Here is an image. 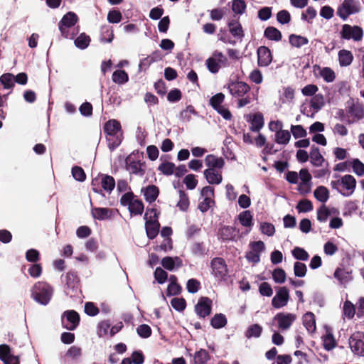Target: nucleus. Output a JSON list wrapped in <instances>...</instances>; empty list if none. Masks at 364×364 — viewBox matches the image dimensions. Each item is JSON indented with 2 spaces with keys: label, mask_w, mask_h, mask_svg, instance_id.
<instances>
[{
  "label": "nucleus",
  "mask_w": 364,
  "mask_h": 364,
  "mask_svg": "<svg viewBox=\"0 0 364 364\" xmlns=\"http://www.w3.org/2000/svg\"><path fill=\"white\" fill-rule=\"evenodd\" d=\"M206 65L208 70L212 73H216L219 71L220 65L217 60L213 57H210L206 60Z\"/></svg>",
  "instance_id": "052dcab7"
},
{
  "label": "nucleus",
  "mask_w": 364,
  "mask_h": 364,
  "mask_svg": "<svg viewBox=\"0 0 364 364\" xmlns=\"http://www.w3.org/2000/svg\"><path fill=\"white\" fill-rule=\"evenodd\" d=\"M332 188L336 189L345 197L351 196L356 187V180L352 175H345L340 179L331 182Z\"/></svg>",
  "instance_id": "7ed1b4c3"
},
{
  "label": "nucleus",
  "mask_w": 364,
  "mask_h": 364,
  "mask_svg": "<svg viewBox=\"0 0 364 364\" xmlns=\"http://www.w3.org/2000/svg\"><path fill=\"white\" fill-rule=\"evenodd\" d=\"M65 282L68 288L74 289L78 284L79 278L75 272H68L65 275Z\"/></svg>",
  "instance_id": "4c0bfd02"
},
{
  "label": "nucleus",
  "mask_w": 364,
  "mask_h": 364,
  "mask_svg": "<svg viewBox=\"0 0 364 364\" xmlns=\"http://www.w3.org/2000/svg\"><path fill=\"white\" fill-rule=\"evenodd\" d=\"M349 112L354 119L352 121H348V124L353 123L364 117V109L358 105H353L350 107Z\"/></svg>",
  "instance_id": "2f4dec72"
},
{
  "label": "nucleus",
  "mask_w": 364,
  "mask_h": 364,
  "mask_svg": "<svg viewBox=\"0 0 364 364\" xmlns=\"http://www.w3.org/2000/svg\"><path fill=\"white\" fill-rule=\"evenodd\" d=\"M333 275L342 284H346L353 279L351 272L341 268H337Z\"/></svg>",
  "instance_id": "b1692460"
},
{
  "label": "nucleus",
  "mask_w": 364,
  "mask_h": 364,
  "mask_svg": "<svg viewBox=\"0 0 364 364\" xmlns=\"http://www.w3.org/2000/svg\"><path fill=\"white\" fill-rule=\"evenodd\" d=\"M100 183L103 189L110 193L115 186L114 178L108 175H102L100 177Z\"/></svg>",
  "instance_id": "c85d7f7f"
},
{
  "label": "nucleus",
  "mask_w": 364,
  "mask_h": 364,
  "mask_svg": "<svg viewBox=\"0 0 364 364\" xmlns=\"http://www.w3.org/2000/svg\"><path fill=\"white\" fill-rule=\"evenodd\" d=\"M264 36L269 40L279 41L282 39L281 32L272 26L267 27L264 31Z\"/></svg>",
  "instance_id": "473e14b6"
},
{
  "label": "nucleus",
  "mask_w": 364,
  "mask_h": 364,
  "mask_svg": "<svg viewBox=\"0 0 364 364\" xmlns=\"http://www.w3.org/2000/svg\"><path fill=\"white\" fill-rule=\"evenodd\" d=\"M323 347L326 350H332L336 346V341L331 333H327L323 338Z\"/></svg>",
  "instance_id": "4d7b16f0"
},
{
  "label": "nucleus",
  "mask_w": 364,
  "mask_h": 364,
  "mask_svg": "<svg viewBox=\"0 0 364 364\" xmlns=\"http://www.w3.org/2000/svg\"><path fill=\"white\" fill-rule=\"evenodd\" d=\"M296 208L299 210V212L306 213L311 211L313 209V205L310 200L307 199H304L299 202Z\"/></svg>",
  "instance_id": "e2e57ef3"
},
{
  "label": "nucleus",
  "mask_w": 364,
  "mask_h": 364,
  "mask_svg": "<svg viewBox=\"0 0 364 364\" xmlns=\"http://www.w3.org/2000/svg\"><path fill=\"white\" fill-rule=\"evenodd\" d=\"M299 177H300V179L301 180L300 187L301 188L302 186L306 187L308 188V190L306 191L308 192L310 189L309 183L312 178L311 174L309 173V172L307 169L302 168L299 171Z\"/></svg>",
  "instance_id": "79ce46f5"
},
{
  "label": "nucleus",
  "mask_w": 364,
  "mask_h": 364,
  "mask_svg": "<svg viewBox=\"0 0 364 364\" xmlns=\"http://www.w3.org/2000/svg\"><path fill=\"white\" fill-rule=\"evenodd\" d=\"M112 80L117 84H124L129 80L127 73L124 70H117L112 74Z\"/></svg>",
  "instance_id": "58836bf2"
},
{
  "label": "nucleus",
  "mask_w": 364,
  "mask_h": 364,
  "mask_svg": "<svg viewBox=\"0 0 364 364\" xmlns=\"http://www.w3.org/2000/svg\"><path fill=\"white\" fill-rule=\"evenodd\" d=\"M292 255L299 260L306 261L309 259L308 252L303 248L295 247L292 252Z\"/></svg>",
  "instance_id": "603ef678"
},
{
  "label": "nucleus",
  "mask_w": 364,
  "mask_h": 364,
  "mask_svg": "<svg viewBox=\"0 0 364 364\" xmlns=\"http://www.w3.org/2000/svg\"><path fill=\"white\" fill-rule=\"evenodd\" d=\"M161 265L167 270L172 271L175 267H181L183 265V262L178 257H165L161 260Z\"/></svg>",
  "instance_id": "aec40b11"
},
{
  "label": "nucleus",
  "mask_w": 364,
  "mask_h": 364,
  "mask_svg": "<svg viewBox=\"0 0 364 364\" xmlns=\"http://www.w3.org/2000/svg\"><path fill=\"white\" fill-rule=\"evenodd\" d=\"M272 278L277 284H283L287 279L285 271L281 268L275 269L272 272Z\"/></svg>",
  "instance_id": "de8ad7c7"
},
{
  "label": "nucleus",
  "mask_w": 364,
  "mask_h": 364,
  "mask_svg": "<svg viewBox=\"0 0 364 364\" xmlns=\"http://www.w3.org/2000/svg\"><path fill=\"white\" fill-rule=\"evenodd\" d=\"M80 321V315L75 310L65 311L61 315L62 326L68 331L75 330L79 326Z\"/></svg>",
  "instance_id": "423d86ee"
},
{
  "label": "nucleus",
  "mask_w": 364,
  "mask_h": 364,
  "mask_svg": "<svg viewBox=\"0 0 364 364\" xmlns=\"http://www.w3.org/2000/svg\"><path fill=\"white\" fill-rule=\"evenodd\" d=\"M296 318V315L291 313H279L274 316V319L278 322L279 328L282 330L289 329Z\"/></svg>",
  "instance_id": "2eb2a0df"
},
{
  "label": "nucleus",
  "mask_w": 364,
  "mask_h": 364,
  "mask_svg": "<svg viewBox=\"0 0 364 364\" xmlns=\"http://www.w3.org/2000/svg\"><path fill=\"white\" fill-rule=\"evenodd\" d=\"M264 125L263 117L261 114H255L251 120L250 129L253 132H259Z\"/></svg>",
  "instance_id": "72a5a7b5"
},
{
  "label": "nucleus",
  "mask_w": 364,
  "mask_h": 364,
  "mask_svg": "<svg viewBox=\"0 0 364 364\" xmlns=\"http://www.w3.org/2000/svg\"><path fill=\"white\" fill-rule=\"evenodd\" d=\"M90 41V38L89 36H87L85 33H81L75 40V45L80 49H85L89 46Z\"/></svg>",
  "instance_id": "a18cd8bd"
},
{
  "label": "nucleus",
  "mask_w": 364,
  "mask_h": 364,
  "mask_svg": "<svg viewBox=\"0 0 364 364\" xmlns=\"http://www.w3.org/2000/svg\"><path fill=\"white\" fill-rule=\"evenodd\" d=\"M142 191L146 200L150 203L155 201L159 195V188L154 185L148 186Z\"/></svg>",
  "instance_id": "393cba45"
},
{
  "label": "nucleus",
  "mask_w": 364,
  "mask_h": 364,
  "mask_svg": "<svg viewBox=\"0 0 364 364\" xmlns=\"http://www.w3.org/2000/svg\"><path fill=\"white\" fill-rule=\"evenodd\" d=\"M306 266L300 262H296L294 265V272L296 277H304L306 274Z\"/></svg>",
  "instance_id": "864d4df0"
},
{
  "label": "nucleus",
  "mask_w": 364,
  "mask_h": 364,
  "mask_svg": "<svg viewBox=\"0 0 364 364\" xmlns=\"http://www.w3.org/2000/svg\"><path fill=\"white\" fill-rule=\"evenodd\" d=\"M289 300V292L286 287H279L272 300V305L275 309L285 306Z\"/></svg>",
  "instance_id": "9b49d317"
},
{
  "label": "nucleus",
  "mask_w": 364,
  "mask_h": 364,
  "mask_svg": "<svg viewBox=\"0 0 364 364\" xmlns=\"http://www.w3.org/2000/svg\"><path fill=\"white\" fill-rule=\"evenodd\" d=\"M219 236L223 240H235L239 237V230L231 226H224L220 229Z\"/></svg>",
  "instance_id": "f3484780"
},
{
  "label": "nucleus",
  "mask_w": 364,
  "mask_h": 364,
  "mask_svg": "<svg viewBox=\"0 0 364 364\" xmlns=\"http://www.w3.org/2000/svg\"><path fill=\"white\" fill-rule=\"evenodd\" d=\"M338 60L341 66H348L353 60V55L350 51L343 49L338 52Z\"/></svg>",
  "instance_id": "bb28decb"
},
{
  "label": "nucleus",
  "mask_w": 364,
  "mask_h": 364,
  "mask_svg": "<svg viewBox=\"0 0 364 364\" xmlns=\"http://www.w3.org/2000/svg\"><path fill=\"white\" fill-rule=\"evenodd\" d=\"M167 272L161 267H157L154 272V277L159 284H164L167 279Z\"/></svg>",
  "instance_id": "774afa93"
},
{
  "label": "nucleus",
  "mask_w": 364,
  "mask_h": 364,
  "mask_svg": "<svg viewBox=\"0 0 364 364\" xmlns=\"http://www.w3.org/2000/svg\"><path fill=\"white\" fill-rule=\"evenodd\" d=\"M341 34V37L345 39H353L355 41H359L362 39L363 33L362 28L359 26L344 24Z\"/></svg>",
  "instance_id": "9d476101"
},
{
  "label": "nucleus",
  "mask_w": 364,
  "mask_h": 364,
  "mask_svg": "<svg viewBox=\"0 0 364 364\" xmlns=\"http://www.w3.org/2000/svg\"><path fill=\"white\" fill-rule=\"evenodd\" d=\"M303 323L309 333H314L316 331V320L313 313H306L303 316Z\"/></svg>",
  "instance_id": "a878e982"
},
{
  "label": "nucleus",
  "mask_w": 364,
  "mask_h": 364,
  "mask_svg": "<svg viewBox=\"0 0 364 364\" xmlns=\"http://www.w3.org/2000/svg\"><path fill=\"white\" fill-rule=\"evenodd\" d=\"M262 332V327L259 324H253L249 326L247 328L245 336L247 338H250L252 337L259 338Z\"/></svg>",
  "instance_id": "c03bdc74"
},
{
  "label": "nucleus",
  "mask_w": 364,
  "mask_h": 364,
  "mask_svg": "<svg viewBox=\"0 0 364 364\" xmlns=\"http://www.w3.org/2000/svg\"><path fill=\"white\" fill-rule=\"evenodd\" d=\"M179 201L177 203V206L180 210L185 211L189 206V200L187 195L183 191H179Z\"/></svg>",
  "instance_id": "3c124183"
},
{
  "label": "nucleus",
  "mask_w": 364,
  "mask_h": 364,
  "mask_svg": "<svg viewBox=\"0 0 364 364\" xmlns=\"http://www.w3.org/2000/svg\"><path fill=\"white\" fill-rule=\"evenodd\" d=\"M232 11L237 14H242L246 9V4L244 0H234L232 1Z\"/></svg>",
  "instance_id": "6e6d98bb"
},
{
  "label": "nucleus",
  "mask_w": 364,
  "mask_h": 364,
  "mask_svg": "<svg viewBox=\"0 0 364 364\" xmlns=\"http://www.w3.org/2000/svg\"><path fill=\"white\" fill-rule=\"evenodd\" d=\"M72 175L75 179L78 181H84L86 178V175L84 170L80 166H74L72 168Z\"/></svg>",
  "instance_id": "680f3d73"
},
{
  "label": "nucleus",
  "mask_w": 364,
  "mask_h": 364,
  "mask_svg": "<svg viewBox=\"0 0 364 364\" xmlns=\"http://www.w3.org/2000/svg\"><path fill=\"white\" fill-rule=\"evenodd\" d=\"M145 219H147L145 224L146 232L147 236L150 239H154L156 237L159 231V223L157 220V213L155 209L148 210L144 215Z\"/></svg>",
  "instance_id": "39448f33"
},
{
  "label": "nucleus",
  "mask_w": 364,
  "mask_h": 364,
  "mask_svg": "<svg viewBox=\"0 0 364 364\" xmlns=\"http://www.w3.org/2000/svg\"><path fill=\"white\" fill-rule=\"evenodd\" d=\"M314 196L315 198L319 200L320 202L324 203L326 202L328 198H329V192L328 190L324 187V186H318L315 191H314Z\"/></svg>",
  "instance_id": "e433bc0d"
},
{
  "label": "nucleus",
  "mask_w": 364,
  "mask_h": 364,
  "mask_svg": "<svg viewBox=\"0 0 364 364\" xmlns=\"http://www.w3.org/2000/svg\"><path fill=\"white\" fill-rule=\"evenodd\" d=\"M320 74L323 80L328 82H333L336 77L334 72L329 68H323Z\"/></svg>",
  "instance_id": "0e129e2a"
},
{
  "label": "nucleus",
  "mask_w": 364,
  "mask_h": 364,
  "mask_svg": "<svg viewBox=\"0 0 364 364\" xmlns=\"http://www.w3.org/2000/svg\"><path fill=\"white\" fill-rule=\"evenodd\" d=\"M257 57L259 66H267L272 60L269 49L265 46H261L258 48Z\"/></svg>",
  "instance_id": "a211bd4d"
},
{
  "label": "nucleus",
  "mask_w": 364,
  "mask_h": 364,
  "mask_svg": "<svg viewBox=\"0 0 364 364\" xmlns=\"http://www.w3.org/2000/svg\"><path fill=\"white\" fill-rule=\"evenodd\" d=\"M204 176L210 184H220L223 180L221 173L214 168H208L205 170Z\"/></svg>",
  "instance_id": "6ab92c4d"
},
{
  "label": "nucleus",
  "mask_w": 364,
  "mask_h": 364,
  "mask_svg": "<svg viewBox=\"0 0 364 364\" xmlns=\"http://www.w3.org/2000/svg\"><path fill=\"white\" fill-rule=\"evenodd\" d=\"M208 360L209 355L205 350L201 349L196 353L194 355V362L196 364H205Z\"/></svg>",
  "instance_id": "49530a36"
},
{
  "label": "nucleus",
  "mask_w": 364,
  "mask_h": 364,
  "mask_svg": "<svg viewBox=\"0 0 364 364\" xmlns=\"http://www.w3.org/2000/svg\"><path fill=\"white\" fill-rule=\"evenodd\" d=\"M238 219L243 226L250 227L252 225V216L249 210L241 213L238 216Z\"/></svg>",
  "instance_id": "8fccbe9b"
},
{
  "label": "nucleus",
  "mask_w": 364,
  "mask_h": 364,
  "mask_svg": "<svg viewBox=\"0 0 364 364\" xmlns=\"http://www.w3.org/2000/svg\"><path fill=\"white\" fill-rule=\"evenodd\" d=\"M195 114H196V112L194 107L191 105H189L186 107V109L183 110L180 113V117L181 119L184 122H189L192 118V115Z\"/></svg>",
  "instance_id": "5fc2aeb1"
},
{
  "label": "nucleus",
  "mask_w": 364,
  "mask_h": 364,
  "mask_svg": "<svg viewBox=\"0 0 364 364\" xmlns=\"http://www.w3.org/2000/svg\"><path fill=\"white\" fill-rule=\"evenodd\" d=\"M0 360L4 364H20L19 358L11 353V348L7 344L0 345Z\"/></svg>",
  "instance_id": "ddd939ff"
},
{
  "label": "nucleus",
  "mask_w": 364,
  "mask_h": 364,
  "mask_svg": "<svg viewBox=\"0 0 364 364\" xmlns=\"http://www.w3.org/2000/svg\"><path fill=\"white\" fill-rule=\"evenodd\" d=\"M330 211L326 205H322L317 210V219L320 222H325L330 215Z\"/></svg>",
  "instance_id": "338daca9"
},
{
  "label": "nucleus",
  "mask_w": 364,
  "mask_h": 364,
  "mask_svg": "<svg viewBox=\"0 0 364 364\" xmlns=\"http://www.w3.org/2000/svg\"><path fill=\"white\" fill-rule=\"evenodd\" d=\"M0 83L4 89H12L15 85L14 75L12 73H4L0 77Z\"/></svg>",
  "instance_id": "c756f323"
},
{
  "label": "nucleus",
  "mask_w": 364,
  "mask_h": 364,
  "mask_svg": "<svg viewBox=\"0 0 364 364\" xmlns=\"http://www.w3.org/2000/svg\"><path fill=\"white\" fill-rule=\"evenodd\" d=\"M289 43L292 46L300 48L309 43V40L304 36L291 34L289 36Z\"/></svg>",
  "instance_id": "ea45409f"
},
{
  "label": "nucleus",
  "mask_w": 364,
  "mask_h": 364,
  "mask_svg": "<svg viewBox=\"0 0 364 364\" xmlns=\"http://www.w3.org/2000/svg\"><path fill=\"white\" fill-rule=\"evenodd\" d=\"M230 93L234 97H242L250 90V87L245 82L232 81L228 85Z\"/></svg>",
  "instance_id": "1a4fd4ad"
},
{
  "label": "nucleus",
  "mask_w": 364,
  "mask_h": 364,
  "mask_svg": "<svg viewBox=\"0 0 364 364\" xmlns=\"http://www.w3.org/2000/svg\"><path fill=\"white\" fill-rule=\"evenodd\" d=\"M113 38L114 34L111 27L108 25L102 26L101 28L100 41L102 42L110 43L112 41Z\"/></svg>",
  "instance_id": "f704fd0d"
},
{
  "label": "nucleus",
  "mask_w": 364,
  "mask_h": 364,
  "mask_svg": "<svg viewBox=\"0 0 364 364\" xmlns=\"http://www.w3.org/2000/svg\"><path fill=\"white\" fill-rule=\"evenodd\" d=\"M77 16L72 11L65 14L58 23V28L62 36L69 39H73L78 33L75 25L77 22Z\"/></svg>",
  "instance_id": "f03ea898"
},
{
  "label": "nucleus",
  "mask_w": 364,
  "mask_h": 364,
  "mask_svg": "<svg viewBox=\"0 0 364 364\" xmlns=\"http://www.w3.org/2000/svg\"><path fill=\"white\" fill-rule=\"evenodd\" d=\"M211 304L212 301L209 298H200L195 307L197 314L201 318L208 316L211 312Z\"/></svg>",
  "instance_id": "dca6fc26"
},
{
  "label": "nucleus",
  "mask_w": 364,
  "mask_h": 364,
  "mask_svg": "<svg viewBox=\"0 0 364 364\" xmlns=\"http://www.w3.org/2000/svg\"><path fill=\"white\" fill-rule=\"evenodd\" d=\"M205 161L209 168H222L225 164L223 158L212 154L206 156Z\"/></svg>",
  "instance_id": "4be33fe9"
},
{
  "label": "nucleus",
  "mask_w": 364,
  "mask_h": 364,
  "mask_svg": "<svg viewBox=\"0 0 364 364\" xmlns=\"http://www.w3.org/2000/svg\"><path fill=\"white\" fill-rule=\"evenodd\" d=\"M53 289L45 282H38L33 287L31 296L33 299L42 305H46L52 298Z\"/></svg>",
  "instance_id": "20e7f679"
},
{
  "label": "nucleus",
  "mask_w": 364,
  "mask_h": 364,
  "mask_svg": "<svg viewBox=\"0 0 364 364\" xmlns=\"http://www.w3.org/2000/svg\"><path fill=\"white\" fill-rule=\"evenodd\" d=\"M26 259L30 262H37L40 259L39 252L36 249H30L26 252Z\"/></svg>",
  "instance_id": "69168bd1"
},
{
  "label": "nucleus",
  "mask_w": 364,
  "mask_h": 364,
  "mask_svg": "<svg viewBox=\"0 0 364 364\" xmlns=\"http://www.w3.org/2000/svg\"><path fill=\"white\" fill-rule=\"evenodd\" d=\"M228 27L230 32L235 37H242L244 36L242 26L237 21H230L228 23Z\"/></svg>",
  "instance_id": "37998d69"
},
{
  "label": "nucleus",
  "mask_w": 364,
  "mask_h": 364,
  "mask_svg": "<svg viewBox=\"0 0 364 364\" xmlns=\"http://www.w3.org/2000/svg\"><path fill=\"white\" fill-rule=\"evenodd\" d=\"M210 324L214 328H221L227 324V318L223 314H216L212 318Z\"/></svg>",
  "instance_id": "7c9ffc66"
},
{
  "label": "nucleus",
  "mask_w": 364,
  "mask_h": 364,
  "mask_svg": "<svg viewBox=\"0 0 364 364\" xmlns=\"http://www.w3.org/2000/svg\"><path fill=\"white\" fill-rule=\"evenodd\" d=\"M113 210L107 208H92V217L95 219L105 220L110 219L112 216Z\"/></svg>",
  "instance_id": "412c9836"
},
{
  "label": "nucleus",
  "mask_w": 364,
  "mask_h": 364,
  "mask_svg": "<svg viewBox=\"0 0 364 364\" xmlns=\"http://www.w3.org/2000/svg\"><path fill=\"white\" fill-rule=\"evenodd\" d=\"M225 99V95L223 93H218L213 96L210 100V105L215 109L219 107L223 106L222 103Z\"/></svg>",
  "instance_id": "13d9d810"
},
{
  "label": "nucleus",
  "mask_w": 364,
  "mask_h": 364,
  "mask_svg": "<svg viewBox=\"0 0 364 364\" xmlns=\"http://www.w3.org/2000/svg\"><path fill=\"white\" fill-rule=\"evenodd\" d=\"M291 132L294 138H302L307 135L306 131L301 125H291Z\"/></svg>",
  "instance_id": "bf43d9fd"
},
{
  "label": "nucleus",
  "mask_w": 364,
  "mask_h": 364,
  "mask_svg": "<svg viewBox=\"0 0 364 364\" xmlns=\"http://www.w3.org/2000/svg\"><path fill=\"white\" fill-rule=\"evenodd\" d=\"M291 139V134L287 130L280 129L276 131L275 141L279 144L286 145L289 142Z\"/></svg>",
  "instance_id": "cd10ccee"
},
{
  "label": "nucleus",
  "mask_w": 364,
  "mask_h": 364,
  "mask_svg": "<svg viewBox=\"0 0 364 364\" xmlns=\"http://www.w3.org/2000/svg\"><path fill=\"white\" fill-rule=\"evenodd\" d=\"M363 333L355 332L349 338V346L353 353L359 356H364V342L362 341Z\"/></svg>",
  "instance_id": "6e6552de"
},
{
  "label": "nucleus",
  "mask_w": 364,
  "mask_h": 364,
  "mask_svg": "<svg viewBox=\"0 0 364 364\" xmlns=\"http://www.w3.org/2000/svg\"><path fill=\"white\" fill-rule=\"evenodd\" d=\"M104 132L106 134V139L109 149L112 151L120 145L123 139V133L120 123L112 119L107 122L104 126Z\"/></svg>",
  "instance_id": "f257e3e1"
},
{
  "label": "nucleus",
  "mask_w": 364,
  "mask_h": 364,
  "mask_svg": "<svg viewBox=\"0 0 364 364\" xmlns=\"http://www.w3.org/2000/svg\"><path fill=\"white\" fill-rule=\"evenodd\" d=\"M350 166H352L353 172L356 175L359 176L364 175V164L362 163L358 159H355L350 161Z\"/></svg>",
  "instance_id": "09e8293b"
},
{
  "label": "nucleus",
  "mask_w": 364,
  "mask_h": 364,
  "mask_svg": "<svg viewBox=\"0 0 364 364\" xmlns=\"http://www.w3.org/2000/svg\"><path fill=\"white\" fill-rule=\"evenodd\" d=\"M126 168L129 173L142 177L146 171V164L129 156L126 159Z\"/></svg>",
  "instance_id": "0eeeda50"
},
{
  "label": "nucleus",
  "mask_w": 364,
  "mask_h": 364,
  "mask_svg": "<svg viewBox=\"0 0 364 364\" xmlns=\"http://www.w3.org/2000/svg\"><path fill=\"white\" fill-rule=\"evenodd\" d=\"M213 274L217 277L223 278L228 274V268L225 260L220 257H215L211 261Z\"/></svg>",
  "instance_id": "4468645a"
},
{
  "label": "nucleus",
  "mask_w": 364,
  "mask_h": 364,
  "mask_svg": "<svg viewBox=\"0 0 364 364\" xmlns=\"http://www.w3.org/2000/svg\"><path fill=\"white\" fill-rule=\"evenodd\" d=\"M358 11L355 0H344L337 13L341 18L346 19L350 14L357 13Z\"/></svg>",
  "instance_id": "f8f14e48"
},
{
  "label": "nucleus",
  "mask_w": 364,
  "mask_h": 364,
  "mask_svg": "<svg viewBox=\"0 0 364 364\" xmlns=\"http://www.w3.org/2000/svg\"><path fill=\"white\" fill-rule=\"evenodd\" d=\"M129 210L132 214L141 215L144 211L143 203L137 199H134L128 206Z\"/></svg>",
  "instance_id": "a19ab883"
},
{
  "label": "nucleus",
  "mask_w": 364,
  "mask_h": 364,
  "mask_svg": "<svg viewBox=\"0 0 364 364\" xmlns=\"http://www.w3.org/2000/svg\"><path fill=\"white\" fill-rule=\"evenodd\" d=\"M311 163L313 166L320 167L323 166L324 158L321 154L318 147H312L309 154Z\"/></svg>",
  "instance_id": "5701e85b"
},
{
  "label": "nucleus",
  "mask_w": 364,
  "mask_h": 364,
  "mask_svg": "<svg viewBox=\"0 0 364 364\" xmlns=\"http://www.w3.org/2000/svg\"><path fill=\"white\" fill-rule=\"evenodd\" d=\"M311 107L316 111L320 110L325 105V100L322 95H315L310 101Z\"/></svg>",
  "instance_id": "c9c22d12"
}]
</instances>
